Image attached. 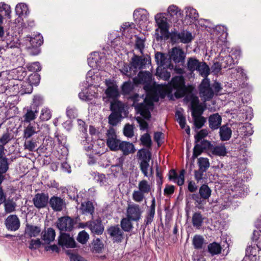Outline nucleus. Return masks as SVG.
<instances>
[{
	"label": "nucleus",
	"instance_id": "nucleus-1",
	"mask_svg": "<svg viewBox=\"0 0 261 261\" xmlns=\"http://www.w3.org/2000/svg\"><path fill=\"white\" fill-rule=\"evenodd\" d=\"M133 101V106L135 107L138 114L144 119H148L150 117L149 110L152 108V101H156L154 97H152L151 100H147L143 96H140L135 94L130 97Z\"/></svg>",
	"mask_w": 261,
	"mask_h": 261
},
{
	"label": "nucleus",
	"instance_id": "nucleus-2",
	"mask_svg": "<svg viewBox=\"0 0 261 261\" xmlns=\"http://www.w3.org/2000/svg\"><path fill=\"white\" fill-rule=\"evenodd\" d=\"M168 85H158L159 89L163 90L162 94H165L171 92V89L176 90L175 95L176 97H183L187 92V89L185 84V80L182 76H176L172 78Z\"/></svg>",
	"mask_w": 261,
	"mask_h": 261
},
{
	"label": "nucleus",
	"instance_id": "nucleus-3",
	"mask_svg": "<svg viewBox=\"0 0 261 261\" xmlns=\"http://www.w3.org/2000/svg\"><path fill=\"white\" fill-rule=\"evenodd\" d=\"M165 15V13H161L155 16L158 28L155 30L154 37L158 41L168 38L169 24Z\"/></svg>",
	"mask_w": 261,
	"mask_h": 261
},
{
	"label": "nucleus",
	"instance_id": "nucleus-4",
	"mask_svg": "<svg viewBox=\"0 0 261 261\" xmlns=\"http://www.w3.org/2000/svg\"><path fill=\"white\" fill-rule=\"evenodd\" d=\"M199 95L204 101L210 100L214 96V92L210 87V80L204 78L199 87Z\"/></svg>",
	"mask_w": 261,
	"mask_h": 261
},
{
	"label": "nucleus",
	"instance_id": "nucleus-5",
	"mask_svg": "<svg viewBox=\"0 0 261 261\" xmlns=\"http://www.w3.org/2000/svg\"><path fill=\"white\" fill-rule=\"evenodd\" d=\"M135 20L139 25V27L143 30L147 29L149 23L148 14L147 11L143 9H139L134 12Z\"/></svg>",
	"mask_w": 261,
	"mask_h": 261
},
{
	"label": "nucleus",
	"instance_id": "nucleus-6",
	"mask_svg": "<svg viewBox=\"0 0 261 261\" xmlns=\"http://www.w3.org/2000/svg\"><path fill=\"white\" fill-rule=\"evenodd\" d=\"M169 59L175 64L182 65L185 62L186 54L180 47L172 48L169 52Z\"/></svg>",
	"mask_w": 261,
	"mask_h": 261
},
{
	"label": "nucleus",
	"instance_id": "nucleus-7",
	"mask_svg": "<svg viewBox=\"0 0 261 261\" xmlns=\"http://www.w3.org/2000/svg\"><path fill=\"white\" fill-rule=\"evenodd\" d=\"M142 213V211L139 205L135 203L128 205L126 209V216L132 221H139L141 218Z\"/></svg>",
	"mask_w": 261,
	"mask_h": 261
},
{
	"label": "nucleus",
	"instance_id": "nucleus-8",
	"mask_svg": "<svg viewBox=\"0 0 261 261\" xmlns=\"http://www.w3.org/2000/svg\"><path fill=\"white\" fill-rule=\"evenodd\" d=\"M107 144L111 150L116 151L119 150L118 145L120 142L117 139L115 131L114 128L108 129L107 133Z\"/></svg>",
	"mask_w": 261,
	"mask_h": 261
},
{
	"label": "nucleus",
	"instance_id": "nucleus-9",
	"mask_svg": "<svg viewBox=\"0 0 261 261\" xmlns=\"http://www.w3.org/2000/svg\"><path fill=\"white\" fill-rule=\"evenodd\" d=\"M73 225V219L68 216L61 217L57 222V227L60 231H70L72 229Z\"/></svg>",
	"mask_w": 261,
	"mask_h": 261
},
{
	"label": "nucleus",
	"instance_id": "nucleus-10",
	"mask_svg": "<svg viewBox=\"0 0 261 261\" xmlns=\"http://www.w3.org/2000/svg\"><path fill=\"white\" fill-rule=\"evenodd\" d=\"M26 40L29 41L31 45L30 46H28V48L31 49L32 47L35 50V52L30 50V54L33 55H37L39 52L38 47L43 43L42 37L40 34L36 35L34 37L27 36Z\"/></svg>",
	"mask_w": 261,
	"mask_h": 261
},
{
	"label": "nucleus",
	"instance_id": "nucleus-11",
	"mask_svg": "<svg viewBox=\"0 0 261 261\" xmlns=\"http://www.w3.org/2000/svg\"><path fill=\"white\" fill-rule=\"evenodd\" d=\"M59 244L63 248H72L75 247L73 238L67 233H62L59 239Z\"/></svg>",
	"mask_w": 261,
	"mask_h": 261
},
{
	"label": "nucleus",
	"instance_id": "nucleus-12",
	"mask_svg": "<svg viewBox=\"0 0 261 261\" xmlns=\"http://www.w3.org/2000/svg\"><path fill=\"white\" fill-rule=\"evenodd\" d=\"M191 107L192 117L200 116L203 112L204 108L201 104L199 103L197 97L193 96L191 101Z\"/></svg>",
	"mask_w": 261,
	"mask_h": 261
},
{
	"label": "nucleus",
	"instance_id": "nucleus-13",
	"mask_svg": "<svg viewBox=\"0 0 261 261\" xmlns=\"http://www.w3.org/2000/svg\"><path fill=\"white\" fill-rule=\"evenodd\" d=\"M5 224L8 230L16 231L20 227V221L16 215H11L7 218L5 221Z\"/></svg>",
	"mask_w": 261,
	"mask_h": 261
},
{
	"label": "nucleus",
	"instance_id": "nucleus-14",
	"mask_svg": "<svg viewBox=\"0 0 261 261\" xmlns=\"http://www.w3.org/2000/svg\"><path fill=\"white\" fill-rule=\"evenodd\" d=\"M48 201V197L44 193H38L36 194L33 199V202L35 206L38 208L45 207Z\"/></svg>",
	"mask_w": 261,
	"mask_h": 261
},
{
	"label": "nucleus",
	"instance_id": "nucleus-15",
	"mask_svg": "<svg viewBox=\"0 0 261 261\" xmlns=\"http://www.w3.org/2000/svg\"><path fill=\"white\" fill-rule=\"evenodd\" d=\"M146 159L143 160L140 164L141 170L146 177H149L152 174V167H149L148 162L150 159V153L147 152L145 153Z\"/></svg>",
	"mask_w": 261,
	"mask_h": 261
},
{
	"label": "nucleus",
	"instance_id": "nucleus-16",
	"mask_svg": "<svg viewBox=\"0 0 261 261\" xmlns=\"http://www.w3.org/2000/svg\"><path fill=\"white\" fill-rule=\"evenodd\" d=\"M49 203L52 209L57 212L61 211L65 205L63 200L57 196L51 197L49 201Z\"/></svg>",
	"mask_w": 261,
	"mask_h": 261
},
{
	"label": "nucleus",
	"instance_id": "nucleus-17",
	"mask_svg": "<svg viewBox=\"0 0 261 261\" xmlns=\"http://www.w3.org/2000/svg\"><path fill=\"white\" fill-rule=\"evenodd\" d=\"M87 224L89 225V228L92 232L97 234H101L103 232V226L99 220L88 221Z\"/></svg>",
	"mask_w": 261,
	"mask_h": 261
},
{
	"label": "nucleus",
	"instance_id": "nucleus-18",
	"mask_svg": "<svg viewBox=\"0 0 261 261\" xmlns=\"http://www.w3.org/2000/svg\"><path fill=\"white\" fill-rule=\"evenodd\" d=\"M209 150L212 154L220 156H224L227 153L226 147L222 144L211 146L209 148Z\"/></svg>",
	"mask_w": 261,
	"mask_h": 261
},
{
	"label": "nucleus",
	"instance_id": "nucleus-19",
	"mask_svg": "<svg viewBox=\"0 0 261 261\" xmlns=\"http://www.w3.org/2000/svg\"><path fill=\"white\" fill-rule=\"evenodd\" d=\"M151 80V75L149 72L141 71L134 79L136 84H147Z\"/></svg>",
	"mask_w": 261,
	"mask_h": 261
},
{
	"label": "nucleus",
	"instance_id": "nucleus-20",
	"mask_svg": "<svg viewBox=\"0 0 261 261\" xmlns=\"http://www.w3.org/2000/svg\"><path fill=\"white\" fill-rule=\"evenodd\" d=\"M118 147L119 150H121L124 155L133 153L135 151L134 145L128 142L122 141L120 142Z\"/></svg>",
	"mask_w": 261,
	"mask_h": 261
},
{
	"label": "nucleus",
	"instance_id": "nucleus-21",
	"mask_svg": "<svg viewBox=\"0 0 261 261\" xmlns=\"http://www.w3.org/2000/svg\"><path fill=\"white\" fill-rule=\"evenodd\" d=\"M91 88L90 87V89H86L79 93V96L81 100L89 101L97 96L96 93L94 90H91Z\"/></svg>",
	"mask_w": 261,
	"mask_h": 261
},
{
	"label": "nucleus",
	"instance_id": "nucleus-22",
	"mask_svg": "<svg viewBox=\"0 0 261 261\" xmlns=\"http://www.w3.org/2000/svg\"><path fill=\"white\" fill-rule=\"evenodd\" d=\"M221 117L217 113L211 115L208 119L209 126L213 129H217L221 123Z\"/></svg>",
	"mask_w": 261,
	"mask_h": 261
},
{
	"label": "nucleus",
	"instance_id": "nucleus-23",
	"mask_svg": "<svg viewBox=\"0 0 261 261\" xmlns=\"http://www.w3.org/2000/svg\"><path fill=\"white\" fill-rule=\"evenodd\" d=\"M41 232V228L39 226L27 224L25 229V234L32 238L38 236Z\"/></svg>",
	"mask_w": 261,
	"mask_h": 261
},
{
	"label": "nucleus",
	"instance_id": "nucleus-24",
	"mask_svg": "<svg viewBox=\"0 0 261 261\" xmlns=\"http://www.w3.org/2000/svg\"><path fill=\"white\" fill-rule=\"evenodd\" d=\"M108 232L117 241H121L123 238L122 232L118 226L110 227Z\"/></svg>",
	"mask_w": 261,
	"mask_h": 261
},
{
	"label": "nucleus",
	"instance_id": "nucleus-25",
	"mask_svg": "<svg viewBox=\"0 0 261 261\" xmlns=\"http://www.w3.org/2000/svg\"><path fill=\"white\" fill-rule=\"evenodd\" d=\"M152 189V186L147 180L143 179L140 181L138 183V189L144 193L145 194L151 192Z\"/></svg>",
	"mask_w": 261,
	"mask_h": 261
},
{
	"label": "nucleus",
	"instance_id": "nucleus-26",
	"mask_svg": "<svg viewBox=\"0 0 261 261\" xmlns=\"http://www.w3.org/2000/svg\"><path fill=\"white\" fill-rule=\"evenodd\" d=\"M80 210L83 214L87 215L91 214L94 212V207L91 202L86 201L83 202L80 207Z\"/></svg>",
	"mask_w": 261,
	"mask_h": 261
},
{
	"label": "nucleus",
	"instance_id": "nucleus-27",
	"mask_svg": "<svg viewBox=\"0 0 261 261\" xmlns=\"http://www.w3.org/2000/svg\"><path fill=\"white\" fill-rule=\"evenodd\" d=\"M208 252L213 256L221 253L222 247L220 244L216 242L210 243L207 246Z\"/></svg>",
	"mask_w": 261,
	"mask_h": 261
},
{
	"label": "nucleus",
	"instance_id": "nucleus-28",
	"mask_svg": "<svg viewBox=\"0 0 261 261\" xmlns=\"http://www.w3.org/2000/svg\"><path fill=\"white\" fill-rule=\"evenodd\" d=\"M99 58V54L97 53H93L91 54L88 59L89 65L93 68H97L99 67L98 59Z\"/></svg>",
	"mask_w": 261,
	"mask_h": 261
},
{
	"label": "nucleus",
	"instance_id": "nucleus-29",
	"mask_svg": "<svg viewBox=\"0 0 261 261\" xmlns=\"http://www.w3.org/2000/svg\"><path fill=\"white\" fill-rule=\"evenodd\" d=\"M155 59L158 67H163L164 65H167L168 63V60L164 54L160 52H158L155 55Z\"/></svg>",
	"mask_w": 261,
	"mask_h": 261
},
{
	"label": "nucleus",
	"instance_id": "nucleus-30",
	"mask_svg": "<svg viewBox=\"0 0 261 261\" xmlns=\"http://www.w3.org/2000/svg\"><path fill=\"white\" fill-rule=\"evenodd\" d=\"M220 135L222 140H228L231 137V130L227 126H222L220 129Z\"/></svg>",
	"mask_w": 261,
	"mask_h": 261
},
{
	"label": "nucleus",
	"instance_id": "nucleus-31",
	"mask_svg": "<svg viewBox=\"0 0 261 261\" xmlns=\"http://www.w3.org/2000/svg\"><path fill=\"white\" fill-rule=\"evenodd\" d=\"M56 232L54 229L49 228L45 231L42 236V239L47 243H49L55 240Z\"/></svg>",
	"mask_w": 261,
	"mask_h": 261
},
{
	"label": "nucleus",
	"instance_id": "nucleus-32",
	"mask_svg": "<svg viewBox=\"0 0 261 261\" xmlns=\"http://www.w3.org/2000/svg\"><path fill=\"white\" fill-rule=\"evenodd\" d=\"M156 75L160 79L168 81L170 78L171 74L165 68L158 67L156 69Z\"/></svg>",
	"mask_w": 261,
	"mask_h": 261
},
{
	"label": "nucleus",
	"instance_id": "nucleus-33",
	"mask_svg": "<svg viewBox=\"0 0 261 261\" xmlns=\"http://www.w3.org/2000/svg\"><path fill=\"white\" fill-rule=\"evenodd\" d=\"M212 191L206 185H202L199 188V193L200 197L204 199H207L211 195Z\"/></svg>",
	"mask_w": 261,
	"mask_h": 261
},
{
	"label": "nucleus",
	"instance_id": "nucleus-34",
	"mask_svg": "<svg viewBox=\"0 0 261 261\" xmlns=\"http://www.w3.org/2000/svg\"><path fill=\"white\" fill-rule=\"evenodd\" d=\"M197 71L199 74L204 77H206L210 74L209 67L204 62H200Z\"/></svg>",
	"mask_w": 261,
	"mask_h": 261
},
{
	"label": "nucleus",
	"instance_id": "nucleus-35",
	"mask_svg": "<svg viewBox=\"0 0 261 261\" xmlns=\"http://www.w3.org/2000/svg\"><path fill=\"white\" fill-rule=\"evenodd\" d=\"M36 127L32 124H29L27 127L24 129L23 137L28 139L31 137L34 134L37 133Z\"/></svg>",
	"mask_w": 261,
	"mask_h": 261
},
{
	"label": "nucleus",
	"instance_id": "nucleus-36",
	"mask_svg": "<svg viewBox=\"0 0 261 261\" xmlns=\"http://www.w3.org/2000/svg\"><path fill=\"white\" fill-rule=\"evenodd\" d=\"M186 17L187 18L191 19V22L193 20H195L197 19L198 18V13L197 12L196 9L191 8L188 7L186 8Z\"/></svg>",
	"mask_w": 261,
	"mask_h": 261
},
{
	"label": "nucleus",
	"instance_id": "nucleus-37",
	"mask_svg": "<svg viewBox=\"0 0 261 261\" xmlns=\"http://www.w3.org/2000/svg\"><path fill=\"white\" fill-rule=\"evenodd\" d=\"M200 62L194 58H190L187 61V68L191 72L197 70Z\"/></svg>",
	"mask_w": 261,
	"mask_h": 261
},
{
	"label": "nucleus",
	"instance_id": "nucleus-38",
	"mask_svg": "<svg viewBox=\"0 0 261 261\" xmlns=\"http://www.w3.org/2000/svg\"><path fill=\"white\" fill-rule=\"evenodd\" d=\"M192 243L195 249H201L203 244L204 243V239L201 236L195 235L193 237Z\"/></svg>",
	"mask_w": 261,
	"mask_h": 261
},
{
	"label": "nucleus",
	"instance_id": "nucleus-39",
	"mask_svg": "<svg viewBox=\"0 0 261 261\" xmlns=\"http://www.w3.org/2000/svg\"><path fill=\"white\" fill-rule=\"evenodd\" d=\"M107 96L110 98H116L119 95V92L116 86L113 85L109 86L105 92Z\"/></svg>",
	"mask_w": 261,
	"mask_h": 261
},
{
	"label": "nucleus",
	"instance_id": "nucleus-40",
	"mask_svg": "<svg viewBox=\"0 0 261 261\" xmlns=\"http://www.w3.org/2000/svg\"><path fill=\"white\" fill-rule=\"evenodd\" d=\"M203 222V218L201 215L199 213H195L192 217V223L194 227L199 229L201 226Z\"/></svg>",
	"mask_w": 261,
	"mask_h": 261
},
{
	"label": "nucleus",
	"instance_id": "nucleus-41",
	"mask_svg": "<svg viewBox=\"0 0 261 261\" xmlns=\"http://www.w3.org/2000/svg\"><path fill=\"white\" fill-rule=\"evenodd\" d=\"M99 80L98 77L95 75L93 70H90L88 72L86 77V82L89 84V87H92V85L96 83Z\"/></svg>",
	"mask_w": 261,
	"mask_h": 261
},
{
	"label": "nucleus",
	"instance_id": "nucleus-42",
	"mask_svg": "<svg viewBox=\"0 0 261 261\" xmlns=\"http://www.w3.org/2000/svg\"><path fill=\"white\" fill-rule=\"evenodd\" d=\"M198 165L199 169L205 172L210 166L209 160L207 158H200L198 159Z\"/></svg>",
	"mask_w": 261,
	"mask_h": 261
},
{
	"label": "nucleus",
	"instance_id": "nucleus-43",
	"mask_svg": "<svg viewBox=\"0 0 261 261\" xmlns=\"http://www.w3.org/2000/svg\"><path fill=\"white\" fill-rule=\"evenodd\" d=\"M28 8L27 5L23 3H20L16 5L15 7V12L19 16L27 15L28 13Z\"/></svg>",
	"mask_w": 261,
	"mask_h": 261
},
{
	"label": "nucleus",
	"instance_id": "nucleus-44",
	"mask_svg": "<svg viewBox=\"0 0 261 261\" xmlns=\"http://www.w3.org/2000/svg\"><path fill=\"white\" fill-rule=\"evenodd\" d=\"M38 111H33L32 110H28L26 113L23 116L24 122H30L31 121L34 120L37 116Z\"/></svg>",
	"mask_w": 261,
	"mask_h": 261
},
{
	"label": "nucleus",
	"instance_id": "nucleus-45",
	"mask_svg": "<svg viewBox=\"0 0 261 261\" xmlns=\"http://www.w3.org/2000/svg\"><path fill=\"white\" fill-rule=\"evenodd\" d=\"M177 36L180 41L184 43H188L192 40V34L191 33L188 32L183 31L179 33Z\"/></svg>",
	"mask_w": 261,
	"mask_h": 261
},
{
	"label": "nucleus",
	"instance_id": "nucleus-46",
	"mask_svg": "<svg viewBox=\"0 0 261 261\" xmlns=\"http://www.w3.org/2000/svg\"><path fill=\"white\" fill-rule=\"evenodd\" d=\"M132 198L135 202L140 203L144 199L145 194L138 189L133 192Z\"/></svg>",
	"mask_w": 261,
	"mask_h": 261
},
{
	"label": "nucleus",
	"instance_id": "nucleus-47",
	"mask_svg": "<svg viewBox=\"0 0 261 261\" xmlns=\"http://www.w3.org/2000/svg\"><path fill=\"white\" fill-rule=\"evenodd\" d=\"M168 13L171 17L175 16L177 18L180 17L181 13L178 8L175 5H171L168 7Z\"/></svg>",
	"mask_w": 261,
	"mask_h": 261
},
{
	"label": "nucleus",
	"instance_id": "nucleus-48",
	"mask_svg": "<svg viewBox=\"0 0 261 261\" xmlns=\"http://www.w3.org/2000/svg\"><path fill=\"white\" fill-rule=\"evenodd\" d=\"M132 60V65L135 69H140L144 65V60L141 57L135 56Z\"/></svg>",
	"mask_w": 261,
	"mask_h": 261
},
{
	"label": "nucleus",
	"instance_id": "nucleus-49",
	"mask_svg": "<svg viewBox=\"0 0 261 261\" xmlns=\"http://www.w3.org/2000/svg\"><path fill=\"white\" fill-rule=\"evenodd\" d=\"M192 117L193 118L194 123L195 127L198 129L202 127L206 122L205 118L201 115Z\"/></svg>",
	"mask_w": 261,
	"mask_h": 261
},
{
	"label": "nucleus",
	"instance_id": "nucleus-50",
	"mask_svg": "<svg viewBox=\"0 0 261 261\" xmlns=\"http://www.w3.org/2000/svg\"><path fill=\"white\" fill-rule=\"evenodd\" d=\"M51 117L50 110L47 108H44L41 110L40 118L42 121H47Z\"/></svg>",
	"mask_w": 261,
	"mask_h": 261
},
{
	"label": "nucleus",
	"instance_id": "nucleus-51",
	"mask_svg": "<svg viewBox=\"0 0 261 261\" xmlns=\"http://www.w3.org/2000/svg\"><path fill=\"white\" fill-rule=\"evenodd\" d=\"M130 221L132 220L127 217L121 220V226L125 231H129L132 229V225Z\"/></svg>",
	"mask_w": 261,
	"mask_h": 261
},
{
	"label": "nucleus",
	"instance_id": "nucleus-52",
	"mask_svg": "<svg viewBox=\"0 0 261 261\" xmlns=\"http://www.w3.org/2000/svg\"><path fill=\"white\" fill-rule=\"evenodd\" d=\"M9 168L8 159L5 157L0 158V172L6 173Z\"/></svg>",
	"mask_w": 261,
	"mask_h": 261
},
{
	"label": "nucleus",
	"instance_id": "nucleus-53",
	"mask_svg": "<svg viewBox=\"0 0 261 261\" xmlns=\"http://www.w3.org/2000/svg\"><path fill=\"white\" fill-rule=\"evenodd\" d=\"M123 134L127 137H132L134 136V126L129 124H126L123 129Z\"/></svg>",
	"mask_w": 261,
	"mask_h": 261
},
{
	"label": "nucleus",
	"instance_id": "nucleus-54",
	"mask_svg": "<svg viewBox=\"0 0 261 261\" xmlns=\"http://www.w3.org/2000/svg\"><path fill=\"white\" fill-rule=\"evenodd\" d=\"M89 236L87 232L83 230L79 232L77 240L82 244H85L89 239Z\"/></svg>",
	"mask_w": 261,
	"mask_h": 261
},
{
	"label": "nucleus",
	"instance_id": "nucleus-55",
	"mask_svg": "<svg viewBox=\"0 0 261 261\" xmlns=\"http://www.w3.org/2000/svg\"><path fill=\"white\" fill-rule=\"evenodd\" d=\"M176 117L177 122L179 124L181 128H184L186 125V119L183 116L182 114L179 111H177L176 112Z\"/></svg>",
	"mask_w": 261,
	"mask_h": 261
},
{
	"label": "nucleus",
	"instance_id": "nucleus-56",
	"mask_svg": "<svg viewBox=\"0 0 261 261\" xmlns=\"http://www.w3.org/2000/svg\"><path fill=\"white\" fill-rule=\"evenodd\" d=\"M16 204L12 201H8L5 204V211L8 213L14 212L15 210Z\"/></svg>",
	"mask_w": 261,
	"mask_h": 261
},
{
	"label": "nucleus",
	"instance_id": "nucleus-57",
	"mask_svg": "<svg viewBox=\"0 0 261 261\" xmlns=\"http://www.w3.org/2000/svg\"><path fill=\"white\" fill-rule=\"evenodd\" d=\"M119 121V116L117 113H112L109 117V122L112 125H117Z\"/></svg>",
	"mask_w": 261,
	"mask_h": 261
},
{
	"label": "nucleus",
	"instance_id": "nucleus-58",
	"mask_svg": "<svg viewBox=\"0 0 261 261\" xmlns=\"http://www.w3.org/2000/svg\"><path fill=\"white\" fill-rule=\"evenodd\" d=\"M41 242L40 239H32L30 241L29 248L31 250H35L40 247Z\"/></svg>",
	"mask_w": 261,
	"mask_h": 261
},
{
	"label": "nucleus",
	"instance_id": "nucleus-59",
	"mask_svg": "<svg viewBox=\"0 0 261 261\" xmlns=\"http://www.w3.org/2000/svg\"><path fill=\"white\" fill-rule=\"evenodd\" d=\"M27 68L29 71L35 72L41 70L40 63L38 62L32 63L28 65Z\"/></svg>",
	"mask_w": 261,
	"mask_h": 261
},
{
	"label": "nucleus",
	"instance_id": "nucleus-60",
	"mask_svg": "<svg viewBox=\"0 0 261 261\" xmlns=\"http://www.w3.org/2000/svg\"><path fill=\"white\" fill-rule=\"evenodd\" d=\"M208 135V130L205 129H201L195 136L196 142H199Z\"/></svg>",
	"mask_w": 261,
	"mask_h": 261
},
{
	"label": "nucleus",
	"instance_id": "nucleus-61",
	"mask_svg": "<svg viewBox=\"0 0 261 261\" xmlns=\"http://www.w3.org/2000/svg\"><path fill=\"white\" fill-rule=\"evenodd\" d=\"M140 140L143 145L148 147L151 145V139L148 134H145L142 136Z\"/></svg>",
	"mask_w": 261,
	"mask_h": 261
},
{
	"label": "nucleus",
	"instance_id": "nucleus-62",
	"mask_svg": "<svg viewBox=\"0 0 261 261\" xmlns=\"http://www.w3.org/2000/svg\"><path fill=\"white\" fill-rule=\"evenodd\" d=\"M111 169L114 176H117L118 174L121 173L122 171V164L113 165L111 166Z\"/></svg>",
	"mask_w": 261,
	"mask_h": 261
},
{
	"label": "nucleus",
	"instance_id": "nucleus-63",
	"mask_svg": "<svg viewBox=\"0 0 261 261\" xmlns=\"http://www.w3.org/2000/svg\"><path fill=\"white\" fill-rule=\"evenodd\" d=\"M184 175H185V171L182 170L180 171V173L178 175H177L176 178H175V181L174 182H176L179 186H181L184 183Z\"/></svg>",
	"mask_w": 261,
	"mask_h": 261
},
{
	"label": "nucleus",
	"instance_id": "nucleus-64",
	"mask_svg": "<svg viewBox=\"0 0 261 261\" xmlns=\"http://www.w3.org/2000/svg\"><path fill=\"white\" fill-rule=\"evenodd\" d=\"M103 247V244L99 239H96L94 241L93 244V248L96 252L100 251Z\"/></svg>",
	"mask_w": 261,
	"mask_h": 261
}]
</instances>
